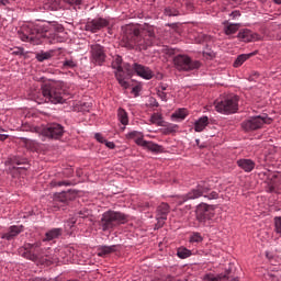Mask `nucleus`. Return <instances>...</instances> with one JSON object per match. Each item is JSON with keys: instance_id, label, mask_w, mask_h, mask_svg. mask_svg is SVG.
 <instances>
[{"instance_id": "1", "label": "nucleus", "mask_w": 281, "mask_h": 281, "mask_svg": "<svg viewBox=\"0 0 281 281\" xmlns=\"http://www.w3.org/2000/svg\"><path fill=\"white\" fill-rule=\"evenodd\" d=\"M121 45L126 49H135V52H144L148 47L155 45L157 35H155V26L145 24L138 27L133 24H127L122 27Z\"/></svg>"}, {"instance_id": "2", "label": "nucleus", "mask_w": 281, "mask_h": 281, "mask_svg": "<svg viewBox=\"0 0 281 281\" xmlns=\"http://www.w3.org/2000/svg\"><path fill=\"white\" fill-rule=\"evenodd\" d=\"M31 100H34V102L37 104H45V102H50L52 104H63V102H65V98H63V90L49 85L43 86L42 90L33 91L31 94Z\"/></svg>"}, {"instance_id": "3", "label": "nucleus", "mask_w": 281, "mask_h": 281, "mask_svg": "<svg viewBox=\"0 0 281 281\" xmlns=\"http://www.w3.org/2000/svg\"><path fill=\"white\" fill-rule=\"evenodd\" d=\"M123 59L122 56L115 55L112 60V68L116 69L115 76L119 85L123 87V89H128L131 85L128 80H131V76H133V69L130 64H126L124 67L122 66Z\"/></svg>"}, {"instance_id": "4", "label": "nucleus", "mask_w": 281, "mask_h": 281, "mask_svg": "<svg viewBox=\"0 0 281 281\" xmlns=\"http://www.w3.org/2000/svg\"><path fill=\"white\" fill-rule=\"evenodd\" d=\"M127 217L121 213L115 211H106L103 213L99 225L103 232H109L111 229H115V227L120 225H124L126 223Z\"/></svg>"}, {"instance_id": "5", "label": "nucleus", "mask_w": 281, "mask_h": 281, "mask_svg": "<svg viewBox=\"0 0 281 281\" xmlns=\"http://www.w3.org/2000/svg\"><path fill=\"white\" fill-rule=\"evenodd\" d=\"M46 36L47 31H44L41 26H35L33 24L23 29V31L19 33V38H21V41L32 43L33 45H41V43H43V38H46Z\"/></svg>"}, {"instance_id": "6", "label": "nucleus", "mask_w": 281, "mask_h": 281, "mask_svg": "<svg viewBox=\"0 0 281 281\" xmlns=\"http://www.w3.org/2000/svg\"><path fill=\"white\" fill-rule=\"evenodd\" d=\"M215 110L222 115H232L238 112V95H228L224 99H217L214 102Z\"/></svg>"}, {"instance_id": "7", "label": "nucleus", "mask_w": 281, "mask_h": 281, "mask_svg": "<svg viewBox=\"0 0 281 281\" xmlns=\"http://www.w3.org/2000/svg\"><path fill=\"white\" fill-rule=\"evenodd\" d=\"M173 64L178 71H192L201 67V61L192 60L188 55H178L173 58Z\"/></svg>"}, {"instance_id": "8", "label": "nucleus", "mask_w": 281, "mask_h": 281, "mask_svg": "<svg viewBox=\"0 0 281 281\" xmlns=\"http://www.w3.org/2000/svg\"><path fill=\"white\" fill-rule=\"evenodd\" d=\"M272 120L269 116H251L241 123L244 131H258L265 124H271Z\"/></svg>"}, {"instance_id": "9", "label": "nucleus", "mask_w": 281, "mask_h": 281, "mask_svg": "<svg viewBox=\"0 0 281 281\" xmlns=\"http://www.w3.org/2000/svg\"><path fill=\"white\" fill-rule=\"evenodd\" d=\"M210 192V184L206 182H200L194 189L188 192V194L183 195L181 200L179 201V205H182V203H186V201H192L194 199H201V196H207Z\"/></svg>"}, {"instance_id": "10", "label": "nucleus", "mask_w": 281, "mask_h": 281, "mask_svg": "<svg viewBox=\"0 0 281 281\" xmlns=\"http://www.w3.org/2000/svg\"><path fill=\"white\" fill-rule=\"evenodd\" d=\"M90 55L94 65H104V61L106 60V50L104 49V46L93 42L90 44Z\"/></svg>"}, {"instance_id": "11", "label": "nucleus", "mask_w": 281, "mask_h": 281, "mask_svg": "<svg viewBox=\"0 0 281 281\" xmlns=\"http://www.w3.org/2000/svg\"><path fill=\"white\" fill-rule=\"evenodd\" d=\"M195 214L199 223H205V221H211V218H214V207L207 204H200L196 207Z\"/></svg>"}, {"instance_id": "12", "label": "nucleus", "mask_w": 281, "mask_h": 281, "mask_svg": "<svg viewBox=\"0 0 281 281\" xmlns=\"http://www.w3.org/2000/svg\"><path fill=\"white\" fill-rule=\"evenodd\" d=\"M42 133L45 137H50V139H60V136L65 133V127L58 123H50Z\"/></svg>"}, {"instance_id": "13", "label": "nucleus", "mask_w": 281, "mask_h": 281, "mask_svg": "<svg viewBox=\"0 0 281 281\" xmlns=\"http://www.w3.org/2000/svg\"><path fill=\"white\" fill-rule=\"evenodd\" d=\"M103 27H109V20L104 18L94 19L86 23L87 32H91L92 34L100 32Z\"/></svg>"}, {"instance_id": "14", "label": "nucleus", "mask_w": 281, "mask_h": 281, "mask_svg": "<svg viewBox=\"0 0 281 281\" xmlns=\"http://www.w3.org/2000/svg\"><path fill=\"white\" fill-rule=\"evenodd\" d=\"M203 281H238V278L232 277V270H225L220 274L207 273L203 277Z\"/></svg>"}, {"instance_id": "15", "label": "nucleus", "mask_w": 281, "mask_h": 281, "mask_svg": "<svg viewBox=\"0 0 281 281\" xmlns=\"http://www.w3.org/2000/svg\"><path fill=\"white\" fill-rule=\"evenodd\" d=\"M131 69L132 74H137V76H140V78H144L145 80H150L153 78V70L146 66L135 63L131 66Z\"/></svg>"}, {"instance_id": "16", "label": "nucleus", "mask_w": 281, "mask_h": 281, "mask_svg": "<svg viewBox=\"0 0 281 281\" xmlns=\"http://www.w3.org/2000/svg\"><path fill=\"white\" fill-rule=\"evenodd\" d=\"M68 201H71V191H64L55 195L52 207L56 212V210H60V203H67Z\"/></svg>"}, {"instance_id": "17", "label": "nucleus", "mask_w": 281, "mask_h": 281, "mask_svg": "<svg viewBox=\"0 0 281 281\" xmlns=\"http://www.w3.org/2000/svg\"><path fill=\"white\" fill-rule=\"evenodd\" d=\"M136 144L143 148H147V150H150L151 153H164V147H161V145L144 140V138H137Z\"/></svg>"}, {"instance_id": "18", "label": "nucleus", "mask_w": 281, "mask_h": 281, "mask_svg": "<svg viewBox=\"0 0 281 281\" xmlns=\"http://www.w3.org/2000/svg\"><path fill=\"white\" fill-rule=\"evenodd\" d=\"M21 232H23V225H13L9 227V231L7 233L2 234L1 238H3L4 240H13V238H16V236H19Z\"/></svg>"}, {"instance_id": "19", "label": "nucleus", "mask_w": 281, "mask_h": 281, "mask_svg": "<svg viewBox=\"0 0 281 281\" xmlns=\"http://www.w3.org/2000/svg\"><path fill=\"white\" fill-rule=\"evenodd\" d=\"M237 37L244 43H251V41H257L258 34L252 33L249 29H244L239 31Z\"/></svg>"}, {"instance_id": "20", "label": "nucleus", "mask_w": 281, "mask_h": 281, "mask_svg": "<svg viewBox=\"0 0 281 281\" xmlns=\"http://www.w3.org/2000/svg\"><path fill=\"white\" fill-rule=\"evenodd\" d=\"M170 86L167 83H160L157 88V95L160 98V100H162V102H168L170 99Z\"/></svg>"}, {"instance_id": "21", "label": "nucleus", "mask_w": 281, "mask_h": 281, "mask_svg": "<svg viewBox=\"0 0 281 281\" xmlns=\"http://www.w3.org/2000/svg\"><path fill=\"white\" fill-rule=\"evenodd\" d=\"M117 251V246H99L97 249V256L99 258H106V256H111V254H115Z\"/></svg>"}, {"instance_id": "22", "label": "nucleus", "mask_w": 281, "mask_h": 281, "mask_svg": "<svg viewBox=\"0 0 281 281\" xmlns=\"http://www.w3.org/2000/svg\"><path fill=\"white\" fill-rule=\"evenodd\" d=\"M237 166L244 170V172H251L254 168H256V162L251 159L243 158L237 160Z\"/></svg>"}, {"instance_id": "23", "label": "nucleus", "mask_w": 281, "mask_h": 281, "mask_svg": "<svg viewBox=\"0 0 281 281\" xmlns=\"http://www.w3.org/2000/svg\"><path fill=\"white\" fill-rule=\"evenodd\" d=\"M41 241H36L35 244H29L27 249H30L31 255L29 256L30 260H38L41 258Z\"/></svg>"}, {"instance_id": "24", "label": "nucleus", "mask_w": 281, "mask_h": 281, "mask_svg": "<svg viewBox=\"0 0 281 281\" xmlns=\"http://www.w3.org/2000/svg\"><path fill=\"white\" fill-rule=\"evenodd\" d=\"M170 214V205L168 203H161L157 209V220L159 222L166 221Z\"/></svg>"}, {"instance_id": "25", "label": "nucleus", "mask_w": 281, "mask_h": 281, "mask_svg": "<svg viewBox=\"0 0 281 281\" xmlns=\"http://www.w3.org/2000/svg\"><path fill=\"white\" fill-rule=\"evenodd\" d=\"M240 30L239 23H229L228 21L224 22V34L226 36H232V34H236L237 31Z\"/></svg>"}, {"instance_id": "26", "label": "nucleus", "mask_w": 281, "mask_h": 281, "mask_svg": "<svg viewBox=\"0 0 281 281\" xmlns=\"http://www.w3.org/2000/svg\"><path fill=\"white\" fill-rule=\"evenodd\" d=\"M210 124V119L207 116H202L194 123V131L195 133H203L205 127Z\"/></svg>"}, {"instance_id": "27", "label": "nucleus", "mask_w": 281, "mask_h": 281, "mask_svg": "<svg viewBox=\"0 0 281 281\" xmlns=\"http://www.w3.org/2000/svg\"><path fill=\"white\" fill-rule=\"evenodd\" d=\"M60 236H63V228H52L50 231L46 232L43 241L56 240V238Z\"/></svg>"}, {"instance_id": "28", "label": "nucleus", "mask_w": 281, "mask_h": 281, "mask_svg": "<svg viewBox=\"0 0 281 281\" xmlns=\"http://www.w3.org/2000/svg\"><path fill=\"white\" fill-rule=\"evenodd\" d=\"M173 122H181L184 117H188V110L179 109L171 115Z\"/></svg>"}, {"instance_id": "29", "label": "nucleus", "mask_w": 281, "mask_h": 281, "mask_svg": "<svg viewBox=\"0 0 281 281\" xmlns=\"http://www.w3.org/2000/svg\"><path fill=\"white\" fill-rule=\"evenodd\" d=\"M117 117H119V122H121V124H123V126H127L128 113L126 112V110L120 108L117 111Z\"/></svg>"}, {"instance_id": "30", "label": "nucleus", "mask_w": 281, "mask_h": 281, "mask_svg": "<svg viewBox=\"0 0 281 281\" xmlns=\"http://www.w3.org/2000/svg\"><path fill=\"white\" fill-rule=\"evenodd\" d=\"M254 54H241L234 61V67H240L245 61L249 60Z\"/></svg>"}, {"instance_id": "31", "label": "nucleus", "mask_w": 281, "mask_h": 281, "mask_svg": "<svg viewBox=\"0 0 281 281\" xmlns=\"http://www.w3.org/2000/svg\"><path fill=\"white\" fill-rule=\"evenodd\" d=\"M126 137H127V139H134L135 144H137V139H144V136L142 135V133H139L137 131L130 132L126 135Z\"/></svg>"}, {"instance_id": "32", "label": "nucleus", "mask_w": 281, "mask_h": 281, "mask_svg": "<svg viewBox=\"0 0 281 281\" xmlns=\"http://www.w3.org/2000/svg\"><path fill=\"white\" fill-rule=\"evenodd\" d=\"M178 258H190L192 256V251L188 250V248H180L177 252Z\"/></svg>"}, {"instance_id": "33", "label": "nucleus", "mask_w": 281, "mask_h": 281, "mask_svg": "<svg viewBox=\"0 0 281 281\" xmlns=\"http://www.w3.org/2000/svg\"><path fill=\"white\" fill-rule=\"evenodd\" d=\"M78 64L74 59H65L63 61V69H74Z\"/></svg>"}, {"instance_id": "34", "label": "nucleus", "mask_w": 281, "mask_h": 281, "mask_svg": "<svg viewBox=\"0 0 281 281\" xmlns=\"http://www.w3.org/2000/svg\"><path fill=\"white\" fill-rule=\"evenodd\" d=\"M190 243H203V236H201V233H193L190 236Z\"/></svg>"}, {"instance_id": "35", "label": "nucleus", "mask_w": 281, "mask_h": 281, "mask_svg": "<svg viewBox=\"0 0 281 281\" xmlns=\"http://www.w3.org/2000/svg\"><path fill=\"white\" fill-rule=\"evenodd\" d=\"M165 14H166V16H178L179 11H177L176 9H172V8H166Z\"/></svg>"}, {"instance_id": "36", "label": "nucleus", "mask_w": 281, "mask_h": 281, "mask_svg": "<svg viewBox=\"0 0 281 281\" xmlns=\"http://www.w3.org/2000/svg\"><path fill=\"white\" fill-rule=\"evenodd\" d=\"M36 58H37V60L40 63H43V60H49V58H52V54H49V53H42V54H38L36 56Z\"/></svg>"}, {"instance_id": "37", "label": "nucleus", "mask_w": 281, "mask_h": 281, "mask_svg": "<svg viewBox=\"0 0 281 281\" xmlns=\"http://www.w3.org/2000/svg\"><path fill=\"white\" fill-rule=\"evenodd\" d=\"M274 232L281 235V217H274Z\"/></svg>"}, {"instance_id": "38", "label": "nucleus", "mask_w": 281, "mask_h": 281, "mask_svg": "<svg viewBox=\"0 0 281 281\" xmlns=\"http://www.w3.org/2000/svg\"><path fill=\"white\" fill-rule=\"evenodd\" d=\"M151 122H153V124H159L161 122V115L157 114V113L153 114Z\"/></svg>"}, {"instance_id": "39", "label": "nucleus", "mask_w": 281, "mask_h": 281, "mask_svg": "<svg viewBox=\"0 0 281 281\" xmlns=\"http://www.w3.org/2000/svg\"><path fill=\"white\" fill-rule=\"evenodd\" d=\"M229 16L232 18L233 21H236L237 19H240V11L238 10L232 11L229 13Z\"/></svg>"}, {"instance_id": "40", "label": "nucleus", "mask_w": 281, "mask_h": 281, "mask_svg": "<svg viewBox=\"0 0 281 281\" xmlns=\"http://www.w3.org/2000/svg\"><path fill=\"white\" fill-rule=\"evenodd\" d=\"M94 139H97V142H99L100 144H104L106 142V139L103 138L102 134L100 133L94 134Z\"/></svg>"}, {"instance_id": "41", "label": "nucleus", "mask_w": 281, "mask_h": 281, "mask_svg": "<svg viewBox=\"0 0 281 281\" xmlns=\"http://www.w3.org/2000/svg\"><path fill=\"white\" fill-rule=\"evenodd\" d=\"M66 3H69L70 5H80L82 0H66Z\"/></svg>"}, {"instance_id": "42", "label": "nucleus", "mask_w": 281, "mask_h": 281, "mask_svg": "<svg viewBox=\"0 0 281 281\" xmlns=\"http://www.w3.org/2000/svg\"><path fill=\"white\" fill-rule=\"evenodd\" d=\"M77 214H78L79 218H87V216H89L88 211H79Z\"/></svg>"}, {"instance_id": "43", "label": "nucleus", "mask_w": 281, "mask_h": 281, "mask_svg": "<svg viewBox=\"0 0 281 281\" xmlns=\"http://www.w3.org/2000/svg\"><path fill=\"white\" fill-rule=\"evenodd\" d=\"M103 144H105V146L108 148H110L111 150H113V148H115V143H113V142L105 140Z\"/></svg>"}, {"instance_id": "44", "label": "nucleus", "mask_w": 281, "mask_h": 281, "mask_svg": "<svg viewBox=\"0 0 281 281\" xmlns=\"http://www.w3.org/2000/svg\"><path fill=\"white\" fill-rule=\"evenodd\" d=\"M267 192H278L273 183L268 184Z\"/></svg>"}, {"instance_id": "45", "label": "nucleus", "mask_w": 281, "mask_h": 281, "mask_svg": "<svg viewBox=\"0 0 281 281\" xmlns=\"http://www.w3.org/2000/svg\"><path fill=\"white\" fill-rule=\"evenodd\" d=\"M133 93H138L142 91V88L139 86H136L132 89Z\"/></svg>"}, {"instance_id": "46", "label": "nucleus", "mask_w": 281, "mask_h": 281, "mask_svg": "<svg viewBox=\"0 0 281 281\" xmlns=\"http://www.w3.org/2000/svg\"><path fill=\"white\" fill-rule=\"evenodd\" d=\"M209 199H218V193L216 192H212L210 195H209Z\"/></svg>"}, {"instance_id": "47", "label": "nucleus", "mask_w": 281, "mask_h": 281, "mask_svg": "<svg viewBox=\"0 0 281 281\" xmlns=\"http://www.w3.org/2000/svg\"><path fill=\"white\" fill-rule=\"evenodd\" d=\"M164 280H165V281H175V277L168 274V276L165 277Z\"/></svg>"}, {"instance_id": "48", "label": "nucleus", "mask_w": 281, "mask_h": 281, "mask_svg": "<svg viewBox=\"0 0 281 281\" xmlns=\"http://www.w3.org/2000/svg\"><path fill=\"white\" fill-rule=\"evenodd\" d=\"M57 186L60 188L63 186H69V183L66 181H59V182H57Z\"/></svg>"}, {"instance_id": "49", "label": "nucleus", "mask_w": 281, "mask_h": 281, "mask_svg": "<svg viewBox=\"0 0 281 281\" xmlns=\"http://www.w3.org/2000/svg\"><path fill=\"white\" fill-rule=\"evenodd\" d=\"M8 137V135L5 134H0V142H5V138Z\"/></svg>"}, {"instance_id": "50", "label": "nucleus", "mask_w": 281, "mask_h": 281, "mask_svg": "<svg viewBox=\"0 0 281 281\" xmlns=\"http://www.w3.org/2000/svg\"><path fill=\"white\" fill-rule=\"evenodd\" d=\"M8 3H10L9 0H0V4L1 5H8Z\"/></svg>"}, {"instance_id": "51", "label": "nucleus", "mask_w": 281, "mask_h": 281, "mask_svg": "<svg viewBox=\"0 0 281 281\" xmlns=\"http://www.w3.org/2000/svg\"><path fill=\"white\" fill-rule=\"evenodd\" d=\"M24 144H30V139L23 138Z\"/></svg>"}, {"instance_id": "52", "label": "nucleus", "mask_w": 281, "mask_h": 281, "mask_svg": "<svg viewBox=\"0 0 281 281\" xmlns=\"http://www.w3.org/2000/svg\"><path fill=\"white\" fill-rule=\"evenodd\" d=\"M274 3H278V5H281V0H273Z\"/></svg>"}, {"instance_id": "53", "label": "nucleus", "mask_w": 281, "mask_h": 281, "mask_svg": "<svg viewBox=\"0 0 281 281\" xmlns=\"http://www.w3.org/2000/svg\"><path fill=\"white\" fill-rule=\"evenodd\" d=\"M18 170H27L26 167H19Z\"/></svg>"}, {"instance_id": "54", "label": "nucleus", "mask_w": 281, "mask_h": 281, "mask_svg": "<svg viewBox=\"0 0 281 281\" xmlns=\"http://www.w3.org/2000/svg\"><path fill=\"white\" fill-rule=\"evenodd\" d=\"M15 164H16L18 166H21V164H23V162H21V161H19V160H15Z\"/></svg>"}, {"instance_id": "55", "label": "nucleus", "mask_w": 281, "mask_h": 281, "mask_svg": "<svg viewBox=\"0 0 281 281\" xmlns=\"http://www.w3.org/2000/svg\"><path fill=\"white\" fill-rule=\"evenodd\" d=\"M154 106H159V103L155 101Z\"/></svg>"}, {"instance_id": "56", "label": "nucleus", "mask_w": 281, "mask_h": 281, "mask_svg": "<svg viewBox=\"0 0 281 281\" xmlns=\"http://www.w3.org/2000/svg\"><path fill=\"white\" fill-rule=\"evenodd\" d=\"M202 1H205V2H207V1H210V0H202Z\"/></svg>"}, {"instance_id": "57", "label": "nucleus", "mask_w": 281, "mask_h": 281, "mask_svg": "<svg viewBox=\"0 0 281 281\" xmlns=\"http://www.w3.org/2000/svg\"><path fill=\"white\" fill-rule=\"evenodd\" d=\"M196 144H199V139H196Z\"/></svg>"}]
</instances>
